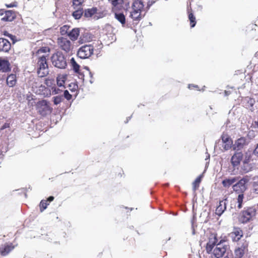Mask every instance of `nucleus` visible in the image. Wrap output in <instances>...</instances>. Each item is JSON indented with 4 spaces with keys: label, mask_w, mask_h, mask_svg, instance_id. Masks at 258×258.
<instances>
[{
    "label": "nucleus",
    "mask_w": 258,
    "mask_h": 258,
    "mask_svg": "<svg viewBox=\"0 0 258 258\" xmlns=\"http://www.w3.org/2000/svg\"><path fill=\"white\" fill-rule=\"evenodd\" d=\"M201 178H202V176H198L196 179V180H195V181L192 183V185H193V190L194 191H196L199 187V184L201 181Z\"/></svg>",
    "instance_id": "7c9ffc66"
},
{
    "label": "nucleus",
    "mask_w": 258,
    "mask_h": 258,
    "mask_svg": "<svg viewBox=\"0 0 258 258\" xmlns=\"http://www.w3.org/2000/svg\"><path fill=\"white\" fill-rule=\"evenodd\" d=\"M7 7L11 8V7H16V5L10 4V5H7Z\"/></svg>",
    "instance_id": "3c124183"
},
{
    "label": "nucleus",
    "mask_w": 258,
    "mask_h": 258,
    "mask_svg": "<svg viewBox=\"0 0 258 258\" xmlns=\"http://www.w3.org/2000/svg\"><path fill=\"white\" fill-rule=\"evenodd\" d=\"M224 258H228L227 256H225L224 257Z\"/></svg>",
    "instance_id": "13d9d810"
},
{
    "label": "nucleus",
    "mask_w": 258,
    "mask_h": 258,
    "mask_svg": "<svg viewBox=\"0 0 258 258\" xmlns=\"http://www.w3.org/2000/svg\"><path fill=\"white\" fill-rule=\"evenodd\" d=\"M231 237L233 238V240L237 241L240 239L242 236L241 231H235L231 234Z\"/></svg>",
    "instance_id": "cd10ccee"
},
{
    "label": "nucleus",
    "mask_w": 258,
    "mask_h": 258,
    "mask_svg": "<svg viewBox=\"0 0 258 258\" xmlns=\"http://www.w3.org/2000/svg\"><path fill=\"white\" fill-rule=\"evenodd\" d=\"M70 63L73 70L76 73H78L80 71V66L77 63L74 57L71 59Z\"/></svg>",
    "instance_id": "bb28decb"
},
{
    "label": "nucleus",
    "mask_w": 258,
    "mask_h": 258,
    "mask_svg": "<svg viewBox=\"0 0 258 258\" xmlns=\"http://www.w3.org/2000/svg\"><path fill=\"white\" fill-rule=\"evenodd\" d=\"M36 109L41 115L46 116L51 112L52 108L50 106L49 102L42 100L36 104Z\"/></svg>",
    "instance_id": "423d86ee"
},
{
    "label": "nucleus",
    "mask_w": 258,
    "mask_h": 258,
    "mask_svg": "<svg viewBox=\"0 0 258 258\" xmlns=\"http://www.w3.org/2000/svg\"><path fill=\"white\" fill-rule=\"evenodd\" d=\"M247 145L246 139L245 138H240L235 141L233 145V149L239 151L241 150Z\"/></svg>",
    "instance_id": "f8f14e48"
},
{
    "label": "nucleus",
    "mask_w": 258,
    "mask_h": 258,
    "mask_svg": "<svg viewBox=\"0 0 258 258\" xmlns=\"http://www.w3.org/2000/svg\"><path fill=\"white\" fill-rule=\"evenodd\" d=\"M92 82H92L91 80H90V83H92Z\"/></svg>",
    "instance_id": "4d7b16f0"
},
{
    "label": "nucleus",
    "mask_w": 258,
    "mask_h": 258,
    "mask_svg": "<svg viewBox=\"0 0 258 258\" xmlns=\"http://www.w3.org/2000/svg\"><path fill=\"white\" fill-rule=\"evenodd\" d=\"M243 195L242 194H239L236 200V203L237 204V208L240 209L242 208V204L243 200Z\"/></svg>",
    "instance_id": "473e14b6"
},
{
    "label": "nucleus",
    "mask_w": 258,
    "mask_h": 258,
    "mask_svg": "<svg viewBox=\"0 0 258 258\" xmlns=\"http://www.w3.org/2000/svg\"><path fill=\"white\" fill-rule=\"evenodd\" d=\"M144 4L141 0H136L133 4V11L130 16L135 21H139L142 18L141 12L144 10Z\"/></svg>",
    "instance_id": "20e7f679"
},
{
    "label": "nucleus",
    "mask_w": 258,
    "mask_h": 258,
    "mask_svg": "<svg viewBox=\"0 0 258 258\" xmlns=\"http://www.w3.org/2000/svg\"><path fill=\"white\" fill-rule=\"evenodd\" d=\"M115 19L119 21L122 25H124L125 23V16L121 13H115Z\"/></svg>",
    "instance_id": "b1692460"
},
{
    "label": "nucleus",
    "mask_w": 258,
    "mask_h": 258,
    "mask_svg": "<svg viewBox=\"0 0 258 258\" xmlns=\"http://www.w3.org/2000/svg\"><path fill=\"white\" fill-rule=\"evenodd\" d=\"M191 85H189L188 88H189V89H190V87H191Z\"/></svg>",
    "instance_id": "5fc2aeb1"
},
{
    "label": "nucleus",
    "mask_w": 258,
    "mask_h": 258,
    "mask_svg": "<svg viewBox=\"0 0 258 258\" xmlns=\"http://www.w3.org/2000/svg\"><path fill=\"white\" fill-rule=\"evenodd\" d=\"M256 214L255 209L253 207L245 208L240 213L239 221L242 223H246L252 220Z\"/></svg>",
    "instance_id": "7ed1b4c3"
},
{
    "label": "nucleus",
    "mask_w": 258,
    "mask_h": 258,
    "mask_svg": "<svg viewBox=\"0 0 258 258\" xmlns=\"http://www.w3.org/2000/svg\"><path fill=\"white\" fill-rule=\"evenodd\" d=\"M225 93L226 95H228V92L227 91H225Z\"/></svg>",
    "instance_id": "864d4df0"
},
{
    "label": "nucleus",
    "mask_w": 258,
    "mask_h": 258,
    "mask_svg": "<svg viewBox=\"0 0 258 258\" xmlns=\"http://www.w3.org/2000/svg\"><path fill=\"white\" fill-rule=\"evenodd\" d=\"M94 49V46L92 45H84L78 49L77 55L82 59L88 58L93 54Z\"/></svg>",
    "instance_id": "0eeeda50"
},
{
    "label": "nucleus",
    "mask_w": 258,
    "mask_h": 258,
    "mask_svg": "<svg viewBox=\"0 0 258 258\" xmlns=\"http://www.w3.org/2000/svg\"><path fill=\"white\" fill-rule=\"evenodd\" d=\"M250 177L246 175L241 179L237 181V182L232 185L233 190L238 193H243L247 188V183L249 181Z\"/></svg>",
    "instance_id": "39448f33"
},
{
    "label": "nucleus",
    "mask_w": 258,
    "mask_h": 258,
    "mask_svg": "<svg viewBox=\"0 0 258 258\" xmlns=\"http://www.w3.org/2000/svg\"><path fill=\"white\" fill-rule=\"evenodd\" d=\"M40 90H42V94L45 97H49L51 94L50 90L46 88L44 86L41 85Z\"/></svg>",
    "instance_id": "c85d7f7f"
},
{
    "label": "nucleus",
    "mask_w": 258,
    "mask_h": 258,
    "mask_svg": "<svg viewBox=\"0 0 258 258\" xmlns=\"http://www.w3.org/2000/svg\"><path fill=\"white\" fill-rule=\"evenodd\" d=\"M252 187L254 191L258 194V176H254L252 179Z\"/></svg>",
    "instance_id": "c756f323"
},
{
    "label": "nucleus",
    "mask_w": 258,
    "mask_h": 258,
    "mask_svg": "<svg viewBox=\"0 0 258 258\" xmlns=\"http://www.w3.org/2000/svg\"><path fill=\"white\" fill-rule=\"evenodd\" d=\"M52 99L54 104L57 105L63 101V97L62 96L58 95L53 97Z\"/></svg>",
    "instance_id": "2f4dec72"
},
{
    "label": "nucleus",
    "mask_w": 258,
    "mask_h": 258,
    "mask_svg": "<svg viewBox=\"0 0 258 258\" xmlns=\"http://www.w3.org/2000/svg\"><path fill=\"white\" fill-rule=\"evenodd\" d=\"M245 100L247 102V106L248 107H252L253 104L255 103L254 100L252 99V98H250L247 97V98H245Z\"/></svg>",
    "instance_id": "e433bc0d"
},
{
    "label": "nucleus",
    "mask_w": 258,
    "mask_h": 258,
    "mask_svg": "<svg viewBox=\"0 0 258 258\" xmlns=\"http://www.w3.org/2000/svg\"><path fill=\"white\" fill-rule=\"evenodd\" d=\"M57 44L58 46L66 52H69L73 48L71 41L66 38H58Z\"/></svg>",
    "instance_id": "6e6552de"
},
{
    "label": "nucleus",
    "mask_w": 258,
    "mask_h": 258,
    "mask_svg": "<svg viewBox=\"0 0 258 258\" xmlns=\"http://www.w3.org/2000/svg\"><path fill=\"white\" fill-rule=\"evenodd\" d=\"M67 76L64 75H59L56 78L57 84L59 87H62L66 80Z\"/></svg>",
    "instance_id": "393cba45"
},
{
    "label": "nucleus",
    "mask_w": 258,
    "mask_h": 258,
    "mask_svg": "<svg viewBox=\"0 0 258 258\" xmlns=\"http://www.w3.org/2000/svg\"><path fill=\"white\" fill-rule=\"evenodd\" d=\"M11 47V43L7 39L0 38V51L8 52Z\"/></svg>",
    "instance_id": "ddd939ff"
},
{
    "label": "nucleus",
    "mask_w": 258,
    "mask_h": 258,
    "mask_svg": "<svg viewBox=\"0 0 258 258\" xmlns=\"http://www.w3.org/2000/svg\"><path fill=\"white\" fill-rule=\"evenodd\" d=\"M33 96L31 95H28L27 96V101H32L33 100Z\"/></svg>",
    "instance_id": "a18cd8bd"
},
{
    "label": "nucleus",
    "mask_w": 258,
    "mask_h": 258,
    "mask_svg": "<svg viewBox=\"0 0 258 258\" xmlns=\"http://www.w3.org/2000/svg\"><path fill=\"white\" fill-rule=\"evenodd\" d=\"M155 3V2H149L148 4V5H147V8L148 9H149V8L153 5V4H154Z\"/></svg>",
    "instance_id": "09e8293b"
},
{
    "label": "nucleus",
    "mask_w": 258,
    "mask_h": 258,
    "mask_svg": "<svg viewBox=\"0 0 258 258\" xmlns=\"http://www.w3.org/2000/svg\"><path fill=\"white\" fill-rule=\"evenodd\" d=\"M10 64L6 58L0 57V71L7 72L10 71Z\"/></svg>",
    "instance_id": "2eb2a0df"
},
{
    "label": "nucleus",
    "mask_w": 258,
    "mask_h": 258,
    "mask_svg": "<svg viewBox=\"0 0 258 258\" xmlns=\"http://www.w3.org/2000/svg\"><path fill=\"white\" fill-rule=\"evenodd\" d=\"M80 30L78 28H74L68 33V35L72 40H76L77 39Z\"/></svg>",
    "instance_id": "412c9836"
},
{
    "label": "nucleus",
    "mask_w": 258,
    "mask_h": 258,
    "mask_svg": "<svg viewBox=\"0 0 258 258\" xmlns=\"http://www.w3.org/2000/svg\"><path fill=\"white\" fill-rule=\"evenodd\" d=\"M14 248L15 246L12 243L6 244L0 247V254L3 256H6Z\"/></svg>",
    "instance_id": "dca6fc26"
},
{
    "label": "nucleus",
    "mask_w": 258,
    "mask_h": 258,
    "mask_svg": "<svg viewBox=\"0 0 258 258\" xmlns=\"http://www.w3.org/2000/svg\"><path fill=\"white\" fill-rule=\"evenodd\" d=\"M97 12V8H93L85 10L84 12V16L86 18L91 17L94 14Z\"/></svg>",
    "instance_id": "5701e85b"
},
{
    "label": "nucleus",
    "mask_w": 258,
    "mask_h": 258,
    "mask_svg": "<svg viewBox=\"0 0 258 258\" xmlns=\"http://www.w3.org/2000/svg\"><path fill=\"white\" fill-rule=\"evenodd\" d=\"M83 2L84 0H73V4L74 9H76L77 7L80 6Z\"/></svg>",
    "instance_id": "4c0bfd02"
},
{
    "label": "nucleus",
    "mask_w": 258,
    "mask_h": 258,
    "mask_svg": "<svg viewBox=\"0 0 258 258\" xmlns=\"http://www.w3.org/2000/svg\"><path fill=\"white\" fill-rule=\"evenodd\" d=\"M70 27L68 25H64L60 27V33L62 35L69 33Z\"/></svg>",
    "instance_id": "f704fd0d"
},
{
    "label": "nucleus",
    "mask_w": 258,
    "mask_h": 258,
    "mask_svg": "<svg viewBox=\"0 0 258 258\" xmlns=\"http://www.w3.org/2000/svg\"><path fill=\"white\" fill-rule=\"evenodd\" d=\"M45 84L47 85V86L50 87V84H51V81L47 79L45 80Z\"/></svg>",
    "instance_id": "79ce46f5"
},
{
    "label": "nucleus",
    "mask_w": 258,
    "mask_h": 258,
    "mask_svg": "<svg viewBox=\"0 0 258 258\" xmlns=\"http://www.w3.org/2000/svg\"><path fill=\"white\" fill-rule=\"evenodd\" d=\"M217 242V239L215 236H212L209 238V242L207 243L206 246V250L208 253H210L212 252Z\"/></svg>",
    "instance_id": "a211bd4d"
},
{
    "label": "nucleus",
    "mask_w": 258,
    "mask_h": 258,
    "mask_svg": "<svg viewBox=\"0 0 258 258\" xmlns=\"http://www.w3.org/2000/svg\"><path fill=\"white\" fill-rule=\"evenodd\" d=\"M110 3L113 6H116L118 4L121 3V0H109Z\"/></svg>",
    "instance_id": "a19ab883"
},
{
    "label": "nucleus",
    "mask_w": 258,
    "mask_h": 258,
    "mask_svg": "<svg viewBox=\"0 0 258 258\" xmlns=\"http://www.w3.org/2000/svg\"><path fill=\"white\" fill-rule=\"evenodd\" d=\"M227 199L221 201L219 203V205L216 209V214L218 216H221L226 209Z\"/></svg>",
    "instance_id": "6ab92c4d"
},
{
    "label": "nucleus",
    "mask_w": 258,
    "mask_h": 258,
    "mask_svg": "<svg viewBox=\"0 0 258 258\" xmlns=\"http://www.w3.org/2000/svg\"><path fill=\"white\" fill-rule=\"evenodd\" d=\"M54 200V197H52V196H50L49 197L48 199H47V200L46 201L47 202L48 201L49 202H52L53 200Z\"/></svg>",
    "instance_id": "de8ad7c7"
},
{
    "label": "nucleus",
    "mask_w": 258,
    "mask_h": 258,
    "mask_svg": "<svg viewBox=\"0 0 258 258\" xmlns=\"http://www.w3.org/2000/svg\"><path fill=\"white\" fill-rule=\"evenodd\" d=\"M241 170L244 172L247 173L249 172L251 168V166L248 162V159H245L243 162L242 165H241Z\"/></svg>",
    "instance_id": "4be33fe9"
},
{
    "label": "nucleus",
    "mask_w": 258,
    "mask_h": 258,
    "mask_svg": "<svg viewBox=\"0 0 258 258\" xmlns=\"http://www.w3.org/2000/svg\"><path fill=\"white\" fill-rule=\"evenodd\" d=\"M86 69H87V70L89 71V68H88V67H87V68H86Z\"/></svg>",
    "instance_id": "6e6d98bb"
},
{
    "label": "nucleus",
    "mask_w": 258,
    "mask_h": 258,
    "mask_svg": "<svg viewBox=\"0 0 258 258\" xmlns=\"http://www.w3.org/2000/svg\"><path fill=\"white\" fill-rule=\"evenodd\" d=\"M51 91L52 95L58 94L61 92V90L56 87H52L51 88Z\"/></svg>",
    "instance_id": "58836bf2"
},
{
    "label": "nucleus",
    "mask_w": 258,
    "mask_h": 258,
    "mask_svg": "<svg viewBox=\"0 0 258 258\" xmlns=\"http://www.w3.org/2000/svg\"><path fill=\"white\" fill-rule=\"evenodd\" d=\"M76 9H77L73 13L72 15L75 19H79L84 13V11L82 9H80V8H76Z\"/></svg>",
    "instance_id": "a878e982"
},
{
    "label": "nucleus",
    "mask_w": 258,
    "mask_h": 258,
    "mask_svg": "<svg viewBox=\"0 0 258 258\" xmlns=\"http://www.w3.org/2000/svg\"><path fill=\"white\" fill-rule=\"evenodd\" d=\"M15 17V13L12 10L5 11L0 13V19L4 22L12 21Z\"/></svg>",
    "instance_id": "9d476101"
},
{
    "label": "nucleus",
    "mask_w": 258,
    "mask_h": 258,
    "mask_svg": "<svg viewBox=\"0 0 258 258\" xmlns=\"http://www.w3.org/2000/svg\"><path fill=\"white\" fill-rule=\"evenodd\" d=\"M51 60L52 64L59 69H64L67 65L66 58L61 52L58 51L52 54Z\"/></svg>",
    "instance_id": "f03ea898"
},
{
    "label": "nucleus",
    "mask_w": 258,
    "mask_h": 258,
    "mask_svg": "<svg viewBox=\"0 0 258 258\" xmlns=\"http://www.w3.org/2000/svg\"><path fill=\"white\" fill-rule=\"evenodd\" d=\"M36 67L39 77H44L48 74L49 70L45 56L42 55L38 58Z\"/></svg>",
    "instance_id": "f257e3e1"
},
{
    "label": "nucleus",
    "mask_w": 258,
    "mask_h": 258,
    "mask_svg": "<svg viewBox=\"0 0 258 258\" xmlns=\"http://www.w3.org/2000/svg\"><path fill=\"white\" fill-rule=\"evenodd\" d=\"M254 125L256 127L258 128V119L254 121Z\"/></svg>",
    "instance_id": "8fccbe9b"
},
{
    "label": "nucleus",
    "mask_w": 258,
    "mask_h": 258,
    "mask_svg": "<svg viewBox=\"0 0 258 258\" xmlns=\"http://www.w3.org/2000/svg\"><path fill=\"white\" fill-rule=\"evenodd\" d=\"M4 35L5 36H7L10 37L11 38V39L13 40L14 36L12 35L9 34L7 32H5Z\"/></svg>",
    "instance_id": "49530a36"
},
{
    "label": "nucleus",
    "mask_w": 258,
    "mask_h": 258,
    "mask_svg": "<svg viewBox=\"0 0 258 258\" xmlns=\"http://www.w3.org/2000/svg\"><path fill=\"white\" fill-rule=\"evenodd\" d=\"M222 142L223 143V147L225 150H228L232 147L233 141L231 138L227 135L223 134L221 136Z\"/></svg>",
    "instance_id": "9b49d317"
},
{
    "label": "nucleus",
    "mask_w": 258,
    "mask_h": 258,
    "mask_svg": "<svg viewBox=\"0 0 258 258\" xmlns=\"http://www.w3.org/2000/svg\"><path fill=\"white\" fill-rule=\"evenodd\" d=\"M247 251V244L246 242L239 244L234 250V258H243Z\"/></svg>",
    "instance_id": "1a4fd4ad"
},
{
    "label": "nucleus",
    "mask_w": 258,
    "mask_h": 258,
    "mask_svg": "<svg viewBox=\"0 0 258 258\" xmlns=\"http://www.w3.org/2000/svg\"><path fill=\"white\" fill-rule=\"evenodd\" d=\"M35 104V102L34 101V98L33 99V100L32 101H29L28 102V104L29 106H33V105H34Z\"/></svg>",
    "instance_id": "37998d69"
},
{
    "label": "nucleus",
    "mask_w": 258,
    "mask_h": 258,
    "mask_svg": "<svg viewBox=\"0 0 258 258\" xmlns=\"http://www.w3.org/2000/svg\"><path fill=\"white\" fill-rule=\"evenodd\" d=\"M253 153L255 156L258 157V144L257 145L256 148H255Z\"/></svg>",
    "instance_id": "c03bdc74"
},
{
    "label": "nucleus",
    "mask_w": 258,
    "mask_h": 258,
    "mask_svg": "<svg viewBox=\"0 0 258 258\" xmlns=\"http://www.w3.org/2000/svg\"><path fill=\"white\" fill-rule=\"evenodd\" d=\"M16 82L17 80L16 75L11 74L7 77V84L9 87H12L16 85Z\"/></svg>",
    "instance_id": "aec40b11"
},
{
    "label": "nucleus",
    "mask_w": 258,
    "mask_h": 258,
    "mask_svg": "<svg viewBox=\"0 0 258 258\" xmlns=\"http://www.w3.org/2000/svg\"><path fill=\"white\" fill-rule=\"evenodd\" d=\"M188 19L190 22V27L191 28H193L196 25V18L195 17V16H194V15L192 14V13H189Z\"/></svg>",
    "instance_id": "72a5a7b5"
},
{
    "label": "nucleus",
    "mask_w": 258,
    "mask_h": 258,
    "mask_svg": "<svg viewBox=\"0 0 258 258\" xmlns=\"http://www.w3.org/2000/svg\"><path fill=\"white\" fill-rule=\"evenodd\" d=\"M238 180V177L226 178L223 180L222 184L225 188H229Z\"/></svg>",
    "instance_id": "f3484780"
},
{
    "label": "nucleus",
    "mask_w": 258,
    "mask_h": 258,
    "mask_svg": "<svg viewBox=\"0 0 258 258\" xmlns=\"http://www.w3.org/2000/svg\"><path fill=\"white\" fill-rule=\"evenodd\" d=\"M63 97L69 100L72 98V95L70 94L68 90H65L63 93Z\"/></svg>",
    "instance_id": "ea45409f"
},
{
    "label": "nucleus",
    "mask_w": 258,
    "mask_h": 258,
    "mask_svg": "<svg viewBox=\"0 0 258 258\" xmlns=\"http://www.w3.org/2000/svg\"><path fill=\"white\" fill-rule=\"evenodd\" d=\"M243 158V154L241 152L235 153L231 157V162L234 167L237 166Z\"/></svg>",
    "instance_id": "4468645a"
},
{
    "label": "nucleus",
    "mask_w": 258,
    "mask_h": 258,
    "mask_svg": "<svg viewBox=\"0 0 258 258\" xmlns=\"http://www.w3.org/2000/svg\"><path fill=\"white\" fill-rule=\"evenodd\" d=\"M89 75H90V78H93V74L91 72H89Z\"/></svg>",
    "instance_id": "603ef678"
},
{
    "label": "nucleus",
    "mask_w": 258,
    "mask_h": 258,
    "mask_svg": "<svg viewBox=\"0 0 258 258\" xmlns=\"http://www.w3.org/2000/svg\"><path fill=\"white\" fill-rule=\"evenodd\" d=\"M48 204L47 203V201L42 200L40 203V211L42 212L44 210L46 209Z\"/></svg>",
    "instance_id": "c9c22d12"
}]
</instances>
